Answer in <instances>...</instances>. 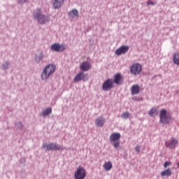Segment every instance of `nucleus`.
<instances>
[{"label": "nucleus", "mask_w": 179, "mask_h": 179, "mask_svg": "<svg viewBox=\"0 0 179 179\" xmlns=\"http://www.w3.org/2000/svg\"><path fill=\"white\" fill-rule=\"evenodd\" d=\"M178 166L179 167V163H178Z\"/></svg>", "instance_id": "obj_36"}, {"label": "nucleus", "mask_w": 179, "mask_h": 179, "mask_svg": "<svg viewBox=\"0 0 179 179\" xmlns=\"http://www.w3.org/2000/svg\"><path fill=\"white\" fill-rule=\"evenodd\" d=\"M15 125L17 129H22V128H23V124H22V122H16L15 123Z\"/></svg>", "instance_id": "obj_26"}, {"label": "nucleus", "mask_w": 179, "mask_h": 179, "mask_svg": "<svg viewBox=\"0 0 179 179\" xmlns=\"http://www.w3.org/2000/svg\"><path fill=\"white\" fill-rule=\"evenodd\" d=\"M35 62L38 64L40 61H43V53L39 52L35 55V59H34Z\"/></svg>", "instance_id": "obj_19"}, {"label": "nucleus", "mask_w": 179, "mask_h": 179, "mask_svg": "<svg viewBox=\"0 0 179 179\" xmlns=\"http://www.w3.org/2000/svg\"><path fill=\"white\" fill-rule=\"evenodd\" d=\"M121 117L123 118V120H127V118H129L130 117V113L129 112H123L121 114Z\"/></svg>", "instance_id": "obj_25"}, {"label": "nucleus", "mask_w": 179, "mask_h": 179, "mask_svg": "<svg viewBox=\"0 0 179 179\" xmlns=\"http://www.w3.org/2000/svg\"><path fill=\"white\" fill-rule=\"evenodd\" d=\"M52 108H46V115H50V114H52Z\"/></svg>", "instance_id": "obj_28"}, {"label": "nucleus", "mask_w": 179, "mask_h": 179, "mask_svg": "<svg viewBox=\"0 0 179 179\" xmlns=\"http://www.w3.org/2000/svg\"><path fill=\"white\" fill-rule=\"evenodd\" d=\"M43 148H45V143H43Z\"/></svg>", "instance_id": "obj_35"}, {"label": "nucleus", "mask_w": 179, "mask_h": 179, "mask_svg": "<svg viewBox=\"0 0 179 179\" xmlns=\"http://www.w3.org/2000/svg\"><path fill=\"white\" fill-rule=\"evenodd\" d=\"M64 3V0H55L53 1V7L55 8H60V7H62Z\"/></svg>", "instance_id": "obj_16"}, {"label": "nucleus", "mask_w": 179, "mask_h": 179, "mask_svg": "<svg viewBox=\"0 0 179 179\" xmlns=\"http://www.w3.org/2000/svg\"><path fill=\"white\" fill-rule=\"evenodd\" d=\"M52 50H55L56 52H63L66 49L64 45H59V43H53L51 45Z\"/></svg>", "instance_id": "obj_8"}, {"label": "nucleus", "mask_w": 179, "mask_h": 179, "mask_svg": "<svg viewBox=\"0 0 179 179\" xmlns=\"http://www.w3.org/2000/svg\"><path fill=\"white\" fill-rule=\"evenodd\" d=\"M104 124H106V119H104L103 116H99L95 119V124L96 127H103Z\"/></svg>", "instance_id": "obj_11"}, {"label": "nucleus", "mask_w": 179, "mask_h": 179, "mask_svg": "<svg viewBox=\"0 0 179 179\" xmlns=\"http://www.w3.org/2000/svg\"><path fill=\"white\" fill-rule=\"evenodd\" d=\"M92 64L90 62H83L80 66V69L83 71H88V70H90Z\"/></svg>", "instance_id": "obj_10"}, {"label": "nucleus", "mask_w": 179, "mask_h": 179, "mask_svg": "<svg viewBox=\"0 0 179 179\" xmlns=\"http://www.w3.org/2000/svg\"><path fill=\"white\" fill-rule=\"evenodd\" d=\"M33 17L34 20L39 23V24H44V23H45V15L41 13V10L40 8H36L34 10Z\"/></svg>", "instance_id": "obj_1"}, {"label": "nucleus", "mask_w": 179, "mask_h": 179, "mask_svg": "<svg viewBox=\"0 0 179 179\" xmlns=\"http://www.w3.org/2000/svg\"><path fill=\"white\" fill-rule=\"evenodd\" d=\"M46 148L48 150H60L62 149L60 145H56L55 143H49Z\"/></svg>", "instance_id": "obj_15"}, {"label": "nucleus", "mask_w": 179, "mask_h": 179, "mask_svg": "<svg viewBox=\"0 0 179 179\" xmlns=\"http://www.w3.org/2000/svg\"><path fill=\"white\" fill-rule=\"evenodd\" d=\"M40 115H42L43 117H45V110H43L42 113L40 114Z\"/></svg>", "instance_id": "obj_34"}, {"label": "nucleus", "mask_w": 179, "mask_h": 179, "mask_svg": "<svg viewBox=\"0 0 179 179\" xmlns=\"http://www.w3.org/2000/svg\"><path fill=\"white\" fill-rule=\"evenodd\" d=\"M114 87V81L113 78H108L104 81L102 89L104 90V91H108V90H111V88H113Z\"/></svg>", "instance_id": "obj_5"}, {"label": "nucleus", "mask_w": 179, "mask_h": 179, "mask_svg": "<svg viewBox=\"0 0 179 179\" xmlns=\"http://www.w3.org/2000/svg\"><path fill=\"white\" fill-rule=\"evenodd\" d=\"M87 77V74L83 73V71H80V73H78L76 76L74 77V81H81L82 80H84Z\"/></svg>", "instance_id": "obj_13"}, {"label": "nucleus", "mask_w": 179, "mask_h": 179, "mask_svg": "<svg viewBox=\"0 0 179 179\" xmlns=\"http://www.w3.org/2000/svg\"><path fill=\"white\" fill-rule=\"evenodd\" d=\"M103 169L106 171H110L113 169V163L111 162H106L103 164Z\"/></svg>", "instance_id": "obj_18"}, {"label": "nucleus", "mask_w": 179, "mask_h": 179, "mask_svg": "<svg viewBox=\"0 0 179 179\" xmlns=\"http://www.w3.org/2000/svg\"><path fill=\"white\" fill-rule=\"evenodd\" d=\"M147 4H148V6H150V4H151L152 6H153V5H154V3H153V1H152L151 0H148Z\"/></svg>", "instance_id": "obj_32"}, {"label": "nucleus", "mask_w": 179, "mask_h": 179, "mask_svg": "<svg viewBox=\"0 0 179 179\" xmlns=\"http://www.w3.org/2000/svg\"><path fill=\"white\" fill-rule=\"evenodd\" d=\"M27 1V0H17V3L22 5L24 3H26Z\"/></svg>", "instance_id": "obj_30"}, {"label": "nucleus", "mask_w": 179, "mask_h": 179, "mask_svg": "<svg viewBox=\"0 0 179 179\" xmlns=\"http://www.w3.org/2000/svg\"><path fill=\"white\" fill-rule=\"evenodd\" d=\"M69 15L71 18H75L76 17H78L79 13L78 10L74 9L69 12Z\"/></svg>", "instance_id": "obj_20"}, {"label": "nucleus", "mask_w": 179, "mask_h": 179, "mask_svg": "<svg viewBox=\"0 0 179 179\" xmlns=\"http://www.w3.org/2000/svg\"><path fill=\"white\" fill-rule=\"evenodd\" d=\"M10 63L9 62H6L4 64L1 65V69L3 71H8L9 69V65Z\"/></svg>", "instance_id": "obj_24"}, {"label": "nucleus", "mask_w": 179, "mask_h": 179, "mask_svg": "<svg viewBox=\"0 0 179 179\" xmlns=\"http://www.w3.org/2000/svg\"><path fill=\"white\" fill-rule=\"evenodd\" d=\"M56 70L55 64H48L46 66V78L47 77H50L52 73H54Z\"/></svg>", "instance_id": "obj_9"}, {"label": "nucleus", "mask_w": 179, "mask_h": 179, "mask_svg": "<svg viewBox=\"0 0 179 179\" xmlns=\"http://www.w3.org/2000/svg\"><path fill=\"white\" fill-rule=\"evenodd\" d=\"M130 70L132 74H139L142 70V66L140 63H134L131 66Z\"/></svg>", "instance_id": "obj_7"}, {"label": "nucleus", "mask_w": 179, "mask_h": 179, "mask_svg": "<svg viewBox=\"0 0 179 179\" xmlns=\"http://www.w3.org/2000/svg\"><path fill=\"white\" fill-rule=\"evenodd\" d=\"M157 114L158 112L157 110V108H152L149 112V115H150V117H155Z\"/></svg>", "instance_id": "obj_21"}, {"label": "nucleus", "mask_w": 179, "mask_h": 179, "mask_svg": "<svg viewBox=\"0 0 179 179\" xmlns=\"http://www.w3.org/2000/svg\"><path fill=\"white\" fill-rule=\"evenodd\" d=\"M173 63H175V64H179V52L174 53Z\"/></svg>", "instance_id": "obj_23"}, {"label": "nucleus", "mask_w": 179, "mask_h": 179, "mask_svg": "<svg viewBox=\"0 0 179 179\" xmlns=\"http://www.w3.org/2000/svg\"><path fill=\"white\" fill-rule=\"evenodd\" d=\"M87 177V171L84 167H78L74 173L75 179H85Z\"/></svg>", "instance_id": "obj_4"}, {"label": "nucleus", "mask_w": 179, "mask_h": 179, "mask_svg": "<svg viewBox=\"0 0 179 179\" xmlns=\"http://www.w3.org/2000/svg\"><path fill=\"white\" fill-rule=\"evenodd\" d=\"M120 138L121 135L120 133H118V131L112 133L110 136V141L113 143V146L115 149H118V148L120 146Z\"/></svg>", "instance_id": "obj_2"}, {"label": "nucleus", "mask_w": 179, "mask_h": 179, "mask_svg": "<svg viewBox=\"0 0 179 179\" xmlns=\"http://www.w3.org/2000/svg\"><path fill=\"white\" fill-rule=\"evenodd\" d=\"M129 49V46H125V45L120 46V48H118V49L115 50V54L118 55H122L124 53H126V52H127Z\"/></svg>", "instance_id": "obj_12"}, {"label": "nucleus", "mask_w": 179, "mask_h": 179, "mask_svg": "<svg viewBox=\"0 0 179 179\" xmlns=\"http://www.w3.org/2000/svg\"><path fill=\"white\" fill-rule=\"evenodd\" d=\"M171 174H172V172H171V171L170 169L165 170L164 171H162L161 173V176L162 177H165V176L169 177V176H171Z\"/></svg>", "instance_id": "obj_22"}, {"label": "nucleus", "mask_w": 179, "mask_h": 179, "mask_svg": "<svg viewBox=\"0 0 179 179\" xmlns=\"http://www.w3.org/2000/svg\"><path fill=\"white\" fill-rule=\"evenodd\" d=\"M172 163L171 162H165L164 164V169H167L168 166H171Z\"/></svg>", "instance_id": "obj_29"}, {"label": "nucleus", "mask_w": 179, "mask_h": 179, "mask_svg": "<svg viewBox=\"0 0 179 179\" xmlns=\"http://www.w3.org/2000/svg\"><path fill=\"white\" fill-rule=\"evenodd\" d=\"M131 90L132 94H139L140 85L138 84H134V85H132Z\"/></svg>", "instance_id": "obj_17"}, {"label": "nucleus", "mask_w": 179, "mask_h": 179, "mask_svg": "<svg viewBox=\"0 0 179 179\" xmlns=\"http://www.w3.org/2000/svg\"><path fill=\"white\" fill-rule=\"evenodd\" d=\"M20 162L23 164L24 163L26 162V159H25L24 158H22V159H20Z\"/></svg>", "instance_id": "obj_33"}, {"label": "nucleus", "mask_w": 179, "mask_h": 179, "mask_svg": "<svg viewBox=\"0 0 179 179\" xmlns=\"http://www.w3.org/2000/svg\"><path fill=\"white\" fill-rule=\"evenodd\" d=\"M178 145V141L176 138H171L170 141L165 142V146L169 149H176Z\"/></svg>", "instance_id": "obj_6"}, {"label": "nucleus", "mask_w": 179, "mask_h": 179, "mask_svg": "<svg viewBox=\"0 0 179 179\" xmlns=\"http://www.w3.org/2000/svg\"><path fill=\"white\" fill-rule=\"evenodd\" d=\"M113 78H114V83H115V84H117V85L122 84L123 81V76H122L120 73H117V74H115Z\"/></svg>", "instance_id": "obj_14"}, {"label": "nucleus", "mask_w": 179, "mask_h": 179, "mask_svg": "<svg viewBox=\"0 0 179 179\" xmlns=\"http://www.w3.org/2000/svg\"><path fill=\"white\" fill-rule=\"evenodd\" d=\"M42 80H45V67L43 69V73L41 75Z\"/></svg>", "instance_id": "obj_27"}, {"label": "nucleus", "mask_w": 179, "mask_h": 179, "mask_svg": "<svg viewBox=\"0 0 179 179\" xmlns=\"http://www.w3.org/2000/svg\"><path fill=\"white\" fill-rule=\"evenodd\" d=\"M159 117L162 124H169L171 116L168 113L166 109H161Z\"/></svg>", "instance_id": "obj_3"}, {"label": "nucleus", "mask_w": 179, "mask_h": 179, "mask_svg": "<svg viewBox=\"0 0 179 179\" xmlns=\"http://www.w3.org/2000/svg\"><path fill=\"white\" fill-rule=\"evenodd\" d=\"M136 151L137 152V153H140V152H141V146H139V145L136 146Z\"/></svg>", "instance_id": "obj_31"}]
</instances>
